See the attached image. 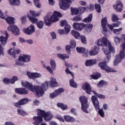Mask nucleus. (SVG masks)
<instances>
[{"label":"nucleus","instance_id":"42","mask_svg":"<svg viewBox=\"0 0 125 125\" xmlns=\"http://www.w3.org/2000/svg\"><path fill=\"white\" fill-rule=\"evenodd\" d=\"M36 25L39 29H42L43 27V22L42 21H37Z\"/></svg>","mask_w":125,"mask_h":125},{"label":"nucleus","instance_id":"36","mask_svg":"<svg viewBox=\"0 0 125 125\" xmlns=\"http://www.w3.org/2000/svg\"><path fill=\"white\" fill-rule=\"evenodd\" d=\"M92 14H90L88 17L85 18L83 21V22H85V23H89L90 22H91L92 20Z\"/></svg>","mask_w":125,"mask_h":125},{"label":"nucleus","instance_id":"22","mask_svg":"<svg viewBox=\"0 0 125 125\" xmlns=\"http://www.w3.org/2000/svg\"><path fill=\"white\" fill-rule=\"evenodd\" d=\"M4 34H5V37L3 36H0V42H1V44H3V45L6 44L9 37V35L7 31H4Z\"/></svg>","mask_w":125,"mask_h":125},{"label":"nucleus","instance_id":"43","mask_svg":"<svg viewBox=\"0 0 125 125\" xmlns=\"http://www.w3.org/2000/svg\"><path fill=\"white\" fill-rule=\"evenodd\" d=\"M95 7L98 13H100L101 12V5H100V4H95Z\"/></svg>","mask_w":125,"mask_h":125},{"label":"nucleus","instance_id":"18","mask_svg":"<svg viewBox=\"0 0 125 125\" xmlns=\"http://www.w3.org/2000/svg\"><path fill=\"white\" fill-rule=\"evenodd\" d=\"M26 74L28 78L31 80H36V79H38V78H41L42 77V75L38 72L31 73L28 71Z\"/></svg>","mask_w":125,"mask_h":125},{"label":"nucleus","instance_id":"25","mask_svg":"<svg viewBox=\"0 0 125 125\" xmlns=\"http://www.w3.org/2000/svg\"><path fill=\"white\" fill-rule=\"evenodd\" d=\"M97 63V60H96V59L86 60L85 62V66H86V67H91V66L95 65Z\"/></svg>","mask_w":125,"mask_h":125},{"label":"nucleus","instance_id":"46","mask_svg":"<svg viewBox=\"0 0 125 125\" xmlns=\"http://www.w3.org/2000/svg\"><path fill=\"white\" fill-rule=\"evenodd\" d=\"M118 20H120V19L117 17V16L115 14H112V22H116V21H118Z\"/></svg>","mask_w":125,"mask_h":125},{"label":"nucleus","instance_id":"37","mask_svg":"<svg viewBox=\"0 0 125 125\" xmlns=\"http://www.w3.org/2000/svg\"><path fill=\"white\" fill-rule=\"evenodd\" d=\"M70 85L72 87H74L75 88H77L78 87V84L77 83H75L74 79H71L69 81Z\"/></svg>","mask_w":125,"mask_h":125},{"label":"nucleus","instance_id":"35","mask_svg":"<svg viewBox=\"0 0 125 125\" xmlns=\"http://www.w3.org/2000/svg\"><path fill=\"white\" fill-rule=\"evenodd\" d=\"M57 56L58 58H60V59H62V60H64V59H68L69 58V55L63 54H57Z\"/></svg>","mask_w":125,"mask_h":125},{"label":"nucleus","instance_id":"34","mask_svg":"<svg viewBox=\"0 0 125 125\" xmlns=\"http://www.w3.org/2000/svg\"><path fill=\"white\" fill-rule=\"evenodd\" d=\"M107 82H105L104 80H101L97 83V85L98 87H103V86H106L107 85Z\"/></svg>","mask_w":125,"mask_h":125},{"label":"nucleus","instance_id":"24","mask_svg":"<svg viewBox=\"0 0 125 125\" xmlns=\"http://www.w3.org/2000/svg\"><path fill=\"white\" fill-rule=\"evenodd\" d=\"M123 3L120 0H118L117 1L116 5L113 6V8L116 10L117 12H121L122 10H123Z\"/></svg>","mask_w":125,"mask_h":125},{"label":"nucleus","instance_id":"9","mask_svg":"<svg viewBox=\"0 0 125 125\" xmlns=\"http://www.w3.org/2000/svg\"><path fill=\"white\" fill-rule=\"evenodd\" d=\"M57 21H59V18L55 16L54 15L50 16L47 15L44 18V22L45 25H46V26H50L52 23H54V22H57Z\"/></svg>","mask_w":125,"mask_h":125},{"label":"nucleus","instance_id":"4","mask_svg":"<svg viewBox=\"0 0 125 125\" xmlns=\"http://www.w3.org/2000/svg\"><path fill=\"white\" fill-rule=\"evenodd\" d=\"M79 101L81 104V109L83 112L88 114V110L87 109L89 108V104H88V100L87 98L85 96H81L79 98Z\"/></svg>","mask_w":125,"mask_h":125},{"label":"nucleus","instance_id":"7","mask_svg":"<svg viewBox=\"0 0 125 125\" xmlns=\"http://www.w3.org/2000/svg\"><path fill=\"white\" fill-rule=\"evenodd\" d=\"M122 50L120 51L119 55L116 56V58L113 62V65L117 66L119 63L122 62V59L125 58V42L122 43Z\"/></svg>","mask_w":125,"mask_h":125},{"label":"nucleus","instance_id":"11","mask_svg":"<svg viewBox=\"0 0 125 125\" xmlns=\"http://www.w3.org/2000/svg\"><path fill=\"white\" fill-rule=\"evenodd\" d=\"M98 66L100 67V68H101V70H104L107 73H109L110 72H114V69L109 67L107 64V62H100Z\"/></svg>","mask_w":125,"mask_h":125},{"label":"nucleus","instance_id":"47","mask_svg":"<svg viewBox=\"0 0 125 125\" xmlns=\"http://www.w3.org/2000/svg\"><path fill=\"white\" fill-rule=\"evenodd\" d=\"M80 38L82 43L86 44V38H85V37H84V36L82 35L80 36Z\"/></svg>","mask_w":125,"mask_h":125},{"label":"nucleus","instance_id":"63","mask_svg":"<svg viewBox=\"0 0 125 125\" xmlns=\"http://www.w3.org/2000/svg\"><path fill=\"white\" fill-rule=\"evenodd\" d=\"M50 34L53 39H56V34H55V33L51 32Z\"/></svg>","mask_w":125,"mask_h":125},{"label":"nucleus","instance_id":"16","mask_svg":"<svg viewBox=\"0 0 125 125\" xmlns=\"http://www.w3.org/2000/svg\"><path fill=\"white\" fill-rule=\"evenodd\" d=\"M82 89L83 90H85L87 94H91V91H92V89L91 88V86H90V84H89L88 83L85 82L82 85Z\"/></svg>","mask_w":125,"mask_h":125},{"label":"nucleus","instance_id":"41","mask_svg":"<svg viewBox=\"0 0 125 125\" xmlns=\"http://www.w3.org/2000/svg\"><path fill=\"white\" fill-rule=\"evenodd\" d=\"M90 77L93 80H98L99 78H101V74L100 73H98L96 75H91Z\"/></svg>","mask_w":125,"mask_h":125},{"label":"nucleus","instance_id":"51","mask_svg":"<svg viewBox=\"0 0 125 125\" xmlns=\"http://www.w3.org/2000/svg\"><path fill=\"white\" fill-rule=\"evenodd\" d=\"M72 20L73 21H75V22H78V21H81V20H82V18H81L79 16H77L73 17Z\"/></svg>","mask_w":125,"mask_h":125},{"label":"nucleus","instance_id":"38","mask_svg":"<svg viewBox=\"0 0 125 125\" xmlns=\"http://www.w3.org/2000/svg\"><path fill=\"white\" fill-rule=\"evenodd\" d=\"M17 113L20 116H26L27 115V113L25 112L23 109H18L17 110Z\"/></svg>","mask_w":125,"mask_h":125},{"label":"nucleus","instance_id":"50","mask_svg":"<svg viewBox=\"0 0 125 125\" xmlns=\"http://www.w3.org/2000/svg\"><path fill=\"white\" fill-rule=\"evenodd\" d=\"M85 9H86V7H80L78 9L79 13H80V14H82V13H83Z\"/></svg>","mask_w":125,"mask_h":125},{"label":"nucleus","instance_id":"52","mask_svg":"<svg viewBox=\"0 0 125 125\" xmlns=\"http://www.w3.org/2000/svg\"><path fill=\"white\" fill-rule=\"evenodd\" d=\"M53 15H55V16H56V17H60L61 18L62 17V14H61V13L59 12H57V11H55L53 13Z\"/></svg>","mask_w":125,"mask_h":125},{"label":"nucleus","instance_id":"57","mask_svg":"<svg viewBox=\"0 0 125 125\" xmlns=\"http://www.w3.org/2000/svg\"><path fill=\"white\" fill-rule=\"evenodd\" d=\"M4 55V53H3V48H2V45L0 44V56Z\"/></svg>","mask_w":125,"mask_h":125},{"label":"nucleus","instance_id":"60","mask_svg":"<svg viewBox=\"0 0 125 125\" xmlns=\"http://www.w3.org/2000/svg\"><path fill=\"white\" fill-rule=\"evenodd\" d=\"M97 97H98V98H99V99H105V96L104 95L98 94Z\"/></svg>","mask_w":125,"mask_h":125},{"label":"nucleus","instance_id":"48","mask_svg":"<svg viewBox=\"0 0 125 125\" xmlns=\"http://www.w3.org/2000/svg\"><path fill=\"white\" fill-rule=\"evenodd\" d=\"M76 46V41L71 40L70 41V47L71 48H75Z\"/></svg>","mask_w":125,"mask_h":125},{"label":"nucleus","instance_id":"59","mask_svg":"<svg viewBox=\"0 0 125 125\" xmlns=\"http://www.w3.org/2000/svg\"><path fill=\"white\" fill-rule=\"evenodd\" d=\"M120 25H121L120 21H117L116 22L113 23V27H119V26H120Z\"/></svg>","mask_w":125,"mask_h":125},{"label":"nucleus","instance_id":"26","mask_svg":"<svg viewBox=\"0 0 125 125\" xmlns=\"http://www.w3.org/2000/svg\"><path fill=\"white\" fill-rule=\"evenodd\" d=\"M108 24L107 21V18L104 17L101 20V26L103 28V30L104 32H107L108 30L107 29V27H106V25Z\"/></svg>","mask_w":125,"mask_h":125},{"label":"nucleus","instance_id":"12","mask_svg":"<svg viewBox=\"0 0 125 125\" xmlns=\"http://www.w3.org/2000/svg\"><path fill=\"white\" fill-rule=\"evenodd\" d=\"M7 30L9 32H12L13 35H14V36H19V35H20V30L16 25H10L7 28Z\"/></svg>","mask_w":125,"mask_h":125},{"label":"nucleus","instance_id":"17","mask_svg":"<svg viewBox=\"0 0 125 125\" xmlns=\"http://www.w3.org/2000/svg\"><path fill=\"white\" fill-rule=\"evenodd\" d=\"M18 81V77L16 76H14L12 79H8V78H4L3 79V82L5 84H9V83H15V82Z\"/></svg>","mask_w":125,"mask_h":125},{"label":"nucleus","instance_id":"62","mask_svg":"<svg viewBox=\"0 0 125 125\" xmlns=\"http://www.w3.org/2000/svg\"><path fill=\"white\" fill-rule=\"evenodd\" d=\"M33 104L35 106H38V105H39V104H40V101L39 100H35L33 102Z\"/></svg>","mask_w":125,"mask_h":125},{"label":"nucleus","instance_id":"19","mask_svg":"<svg viewBox=\"0 0 125 125\" xmlns=\"http://www.w3.org/2000/svg\"><path fill=\"white\" fill-rule=\"evenodd\" d=\"M35 31H36L35 26L33 24H31L30 26H28L27 28L23 29L24 33L28 35L34 34V33H35Z\"/></svg>","mask_w":125,"mask_h":125},{"label":"nucleus","instance_id":"54","mask_svg":"<svg viewBox=\"0 0 125 125\" xmlns=\"http://www.w3.org/2000/svg\"><path fill=\"white\" fill-rule=\"evenodd\" d=\"M56 119L57 120H59V121H60V122H61L62 123H64L65 122V120H64V118H63V117H62L60 115H57L56 116Z\"/></svg>","mask_w":125,"mask_h":125},{"label":"nucleus","instance_id":"64","mask_svg":"<svg viewBox=\"0 0 125 125\" xmlns=\"http://www.w3.org/2000/svg\"><path fill=\"white\" fill-rule=\"evenodd\" d=\"M58 32L60 35H64V34H65V31H64V30L62 29H59L58 30Z\"/></svg>","mask_w":125,"mask_h":125},{"label":"nucleus","instance_id":"3","mask_svg":"<svg viewBox=\"0 0 125 125\" xmlns=\"http://www.w3.org/2000/svg\"><path fill=\"white\" fill-rule=\"evenodd\" d=\"M97 44L99 46H101V45L104 44V46L108 47L109 50H104V53L106 56L107 60L109 61L110 59H111V53H115L116 52L114 47L112 46V44H111L105 37H103L102 39H99Z\"/></svg>","mask_w":125,"mask_h":125},{"label":"nucleus","instance_id":"56","mask_svg":"<svg viewBox=\"0 0 125 125\" xmlns=\"http://www.w3.org/2000/svg\"><path fill=\"white\" fill-rule=\"evenodd\" d=\"M65 49H66L67 53H68V54H70V53L71 52V46L67 45L65 47Z\"/></svg>","mask_w":125,"mask_h":125},{"label":"nucleus","instance_id":"15","mask_svg":"<svg viewBox=\"0 0 125 125\" xmlns=\"http://www.w3.org/2000/svg\"><path fill=\"white\" fill-rule=\"evenodd\" d=\"M64 90L63 88H60L57 90H55L54 92L50 94V98H51V99H53V98L57 97L58 95H60V94H61V93L62 92H64Z\"/></svg>","mask_w":125,"mask_h":125},{"label":"nucleus","instance_id":"55","mask_svg":"<svg viewBox=\"0 0 125 125\" xmlns=\"http://www.w3.org/2000/svg\"><path fill=\"white\" fill-rule=\"evenodd\" d=\"M114 42H115L116 43H120L121 42V39L120 38L116 36L114 37Z\"/></svg>","mask_w":125,"mask_h":125},{"label":"nucleus","instance_id":"58","mask_svg":"<svg viewBox=\"0 0 125 125\" xmlns=\"http://www.w3.org/2000/svg\"><path fill=\"white\" fill-rule=\"evenodd\" d=\"M21 20L22 24H25L26 23V16H23L21 18Z\"/></svg>","mask_w":125,"mask_h":125},{"label":"nucleus","instance_id":"1","mask_svg":"<svg viewBox=\"0 0 125 125\" xmlns=\"http://www.w3.org/2000/svg\"><path fill=\"white\" fill-rule=\"evenodd\" d=\"M49 82L46 81L42 83L41 85H33L27 81H21V85L23 87H25L30 91L36 92V94L39 97L42 96L44 94V91H46V89L48 88Z\"/></svg>","mask_w":125,"mask_h":125},{"label":"nucleus","instance_id":"28","mask_svg":"<svg viewBox=\"0 0 125 125\" xmlns=\"http://www.w3.org/2000/svg\"><path fill=\"white\" fill-rule=\"evenodd\" d=\"M98 52H99V47H98L96 46H94L93 50L90 51L89 55L90 56L97 55V54H98Z\"/></svg>","mask_w":125,"mask_h":125},{"label":"nucleus","instance_id":"6","mask_svg":"<svg viewBox=\"0 0 125 125\" xmlns=\"http://www.w3.org/2000/svg\"><path fill=\"white\" fill-rule=\"evenodd\" d=\"M73 27L74 30H77L78 31H82L83 28L86 27V31L87 32H91L93 26L92 24H89L87 25L84 24L83 23H78L74 22L73 24Z\"/></svg>","mask_w":125,"mask_h":125},{"label":"nucleus","instance_id":"44","mask_svg":"<svg viewBox=\"0 0 125 125\" xmlns=\"http://www.w3.org/2000/svg\"><path fill=\"white\" fill-rule=\"evenodd\" d=\"M122 31H123V28L122 27H120L119 29H114L113 33L114 34H115L116 35H120Z\"/></svg>","mask_w":125,"mask_h":125},{"label":"nucleus","instance_id":"14","mask_svg":"<svg viewBox=\"0 0 125 125\" xmlns=\"http://www.w3.org/2000/svg\"><path fill=\"white\" fill-rule=\"evenodd\" d=\"M29 102V100L27 98H24L21 99L19 102L14 104L15 107L16 108H21V106L27 104Z\"/></svg>","mask_w":125,"mask_h":125},{"label":"nucleus","instance_id":"61","mask_svg":"<svg viewBox=\"0 0 125 125\" xmlns=\"http://www.w3.org/2000/svg\"><path fill=\"white\" fill-rule=\"evenodd\" d=\"M46 70H47L50 74H53V70L51 69V67H50V66H47Z\"/></svg>","mask_w":125,"mask_h":125},{"label":"nucleus","instance_id":"20","mask_svg":"<svg viewBox=\"0 0 125 125\" xmlns=\"http://www.w3.org/2000/svg\"><path fill=\"white\" fill-rule=\"evenodd\" d=\"M31 60V56L23 54L19 57L18 60L20 62H29Z\"/></svg>","mask_w":125,"mask_h":125},{"label":"nucleus","instance_id":"31","mask_svg":"<svg viewBox=\"0 0 125 125\" xmlns=\"http://www.w3.org/2000/svg\"><path fill=\"white\" fill-rule=\"evenodd\" d=\"M71 35L73 36L77 40H79L81 38V34L80 33L75 31V30H72L71 31Z\"/></svg>","mask_w":125,"mask_h":125},{"label":"nucleus","instance_id":"30","mask_svg":"<svg viewBox=\"0 0 125 125\" xmlns=\"http://www.w3.org/2000/svg\"><path fill=\"white\" fill-rule=\"evenodd\" d=\"M49 84L50 86H51V87H55V86H58V83H57V81H56V79L54 78H51Z\"/></svg>","mask_w":125,"mask_h":125},{"label":"nucleus","instance_id":"23","mask_svg":"<svg viewBox=\"0 0 125 125\" xmlns=\"http://www.w3.org/2000/svg\"><path fill=\"white\" fill-rule=\"evenodd\" d=\"M15 92L18 94L25 95L26 94H28L29 91L24 88H17L15 89Z\"/></svg>","mask_w":125,"mask_h":125},{"label":"nucleus","instance_id":"27","mask_svg":"<svg viewBox=\"0 0 125 125\" xmlns=\"http://www.w3.org/2000/svg\"><path fill=\"white\" fill-rule=\"evenodd\" d=\"M76 50L78 53L82 54L84 57H87L88 55L87 53H85V48L84 47H76Z\"/></svg>","mask_w":125,"mask_h":125},{"label":"nucleus","instance_id":"13","mask_svg":"<svg viewBox=\"0 0 125 125\" xmlns=\"http://www.w3.org/2000/svg\"><path fill=\"white\" fill-rule=\"evenodd\" d=\"M0 17L2 19H4V20H5L6 22L7 23V24H9V25H13L14 24V18L13 17H8L7 18H5L4 16V15L3 14V13H2V11L0 10Z\"/></svg>","mask_w":125,"mask_h":125},{"label":"nucleus","instance_id":"49","mask_svg":"<svg viewBox=\"0 0 125 125\" xmlns=\"http://www.w3.org/2000/svg\"><path fill=\"white\" fill-rule=\"evenodd\" d=\"M60 23H61L60 26L61 27H64V26H66L68 24L67 21L65 20L61 21H60Z\"/></svg>","mask_w":125,"mask_h":125},{"label":"nucleus","instance_id":"32","mask_svg":"<svg viewBox=\"0 0 125 125\" xmlns=\"http://www.w3.org/2000/svg\"><path fill=\"white\" fill-rule=\"evenodd\" d=\"M57 106L59 107V108H61L62 110H63V111H65L67 108H68V106L66 104H65L63 103H59L57 104Z\"/></svg>","mask_w":125,"mask_h":125},{"label":"nucleus","instance_id":"29","mask_svg":"<svg viewBox=\"0 0 125 125\" xmlns=\"http://www.w3.org/2000/svg\"><path fill=\"white\" fill-rule=\"evenodd\" d=\"M64 119L67 123H74L76 122V119L74 117L70 116L69 115H64L63 116Z\"/></svg>","mask_w":125,"mask_h":125},{"label":"nucleus","instance_id":"53","mask_svg":"<svg viewBox=\"0 0 125 125\" xmlns=\"http://www.w3.org/2000/svg\"><path fill=\"white\" fill-rule=\"evenodd\" d=\"M64 30L66 33H69V32L71 31V26H70V25L67 24V25H65V26H64Z\"/></svg>","mask_w":125,"mask_h":125},{"label":"nucleus","instance_id":"5","mask_svg":"<svg viewBox=\"0 0 125 125\" xmlns=\"http://www.w3.org/2000/svg\"><path fill=\"white\" fill-rule=\"evenodd\" d=\"M91 99L93 105H94L96 110H99V115H100L102 118H104V117H105V113L104 112V110H103V108L100 109L99 101H98V99H97V97H96L95 96H92L91 97Z\"/></svg>","mask_w":125,"mask_h":125},{"label":"nucleus","instance_id":"10","mask_svg":"<svg viewBox=\"0 0 125 125\" xmlns=\"http://www.w3.org/2000/svg\"><path fill=\"white\" fill-rule=\"evenodd\" d=\"M72 3L71 0H62L59 2V4L61 8L63 9V10H66L70 8V5Z\"/></svg>","mask_w":125,"mask_h":125},{"label":"nucleus","instance_id":"45","mask_svg":"<svg viewBox=\"0 0 125 125\" xmlns=\"http://www.w3.org/2000/svg\"><path fill=\"white\" fill-rule=\"evenodd\" d=\"M34 3L36 7H38V8H41L42 5L40 3V0H34Z\"/></svg>","mask_w":125,"mask_h":125},{"label":"nucleus","instance_id":"33","mask_svg":"<svg viewBox=\"0 0 125 125\" xmlns=\"http://www.w3.org/2000/svg\"><path fill=\"white\" fill-rule=\"evenodd\" d=\"M11 5L18 6L20 4V0H8Z\"/></svg>","mask_w":125,"mask_h":125},{"label":"nucleus","instance_id":"2","mask_svg":"<svg viewBox=\"0 0 125 125\" xmlns=\"http://www.w3.org/2000/svg\"><path fill=\"white\" fill-rule=\"evenodd\" d=\"M38 116L33 117L34 122L33 125H40L42 123H43V119L45 122H49L52 120L53 116L50 112H46L42 110H40L37 113ZM43 118V119H42Z\"/></svg>","mask_w":125,"mask_h":125},{"label":"nucleus","instance_id":"21","mask_svg":"<svg viewBox=\"0 0 125 125\" xmlns=\"http://www.w3.org/2000/svg\"><path fill=\"white\" fill-rule=\"evenodd\" d=\"M21 52L20 49L14 50V49L11 48L8 50V53L11 56L13 57L14 58H16V56L18 55L19 53Z\"/></svg>","mask_w":125,"mask_h":125},{"label":"nucleus","instance_id":"39","mask_svg":"<svg viewBox=\"0 0 125 125\" xmlns=\"http://www.w3.org/2000/svg\"><path fill=\"white\" fill-rule=\"evenodd\" d=\"M50 64L53 70H55L56 69V63L54 60H51Z\"/></svg>","mask_w":125,"mask_h":125},{"label":"nucleus","instance_id":"40","mask_svg":"<svg viewBox=\"0 0 125 125\" xmlns=\"http://www.w3.org/2000/svg\"><path fill=\"white\" fill-rule=\"evenodd\" d=\"M71 11L72 14L74 15H77L79 14V9L77 8H71Z\"/></svg>","mask_w":125,"mask_h":125},{"label":"nucleus","instance_id":"8","mask_svg":"<svg viewBox=\"0 0 125 125\" xmlns=\"http://www.w3.org/2000/svg\"><path fill=\"white\" fill-rule=\"evenodd\" d=\"M41 15V13H37L34 11H30L29 13H27V17L28 18L29 20L31 21L32 24H36L38 23L39 20L38 18L35 17H38V16H40ZM33 16V17H32Z\"/></svg>","mask_w":125,"mask_h":125}]
</instances>
